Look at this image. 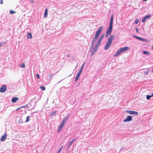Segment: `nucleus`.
<instances>
[{
	"label": "nucleus",
	"mask_w": 153,
	"mask_h": 153,
	"mask_svg": "<svg viewBox=\"0 0 153 153\" xmlns=\"http://www.w3.org/2000/svg\"><path fill=\"white\" fill-rule=\"evenodd\" d=\"M103 26H101L98 28L96 32L95 37L93 38L92 39V42L89 48V52L91 53V56L93 55L95 53L98 49V46H99V45L96 44L94 48V43L98 38L103 29Z\"/></svg>",
	"instance_id": "nucleus-1"
},
{
	"label": "nucleus",
	"mask_w": 153,
	"mask_h": 153,
	"mask_svg": "<svg viewBox=\"0 0 153 153\" xmlns=\"http://www.w3.org/2000/svg\"><path fill=\"white\" fill-rule=\"evenodd\" d=\"M115 36L114 35H111L108 38V42H106L104 47V49L107 50L110 47L112 44V41L114 39Z\"/></svg>",
	"instance_id": "nucleus-2"
},
{
	"label": "nucleus",
	"mask_w": 153,
	"mask_h": 153,
	"mask_svg": "<svg viewBox=\"0 0 153 153\" xmlns=\"http://www.w3.org/2000/svg\"><path fill=\"white\" fill-rule=\"evenodd\" d=\"M113 21V15L112 14L109 23V27L107 29L106 32L111 35L112 31Z\"/></svg>",
	"instance_id": "nucleus-3"
},
{
	"label": "nucleus",
	"mask_w": 153,
	"mask_h": 153,
	"mask_svg": "<svg viewBox=\"0 0 153 153\" xmlns=\"http://www.w3.org/2000/svg\"><path fill=\"white\" fill-rule=\"evenodd\" d=\"M129 47H124L119 49L114 55L115 57L117 56L122 52L127 51Z\"/></svg>",
	"instance_id": "nucleus-4"
},
{
	"label": "nucleus",
	"mask_w": 153,
	"mask_h": 153,
	"mask_svg": "<svg viewBox=\"0 0 153 153\" xmlns=\"http://www.w3.org/2000/svg\"><path fill=\"white\" fill-rule=\"evenodd\" d=\"M70 115L69 114H68L67 116L66 117H65L63 119L61 123V124L59 126L58 130H57V132L58 133L62 129L63 126H64L65 123L67 121L69 116Z\"/></svg>",
	"instance_id": "nucleus-5"
},
{
	"label": "nucleus",
	"mask_w": 153,
	"mask_h": 153,
	"mask_svg": "<svg viewBox=\"0 0 153 153\" xmlns=\"http://www.w3.org/2000/svg\"><path fill=\"white\" fill-rule=\"evenodd\" d=\"M126 112H128L129 114H134L135 115H136L138 114V113L136 111H133L131 110H126Z\"/></svg>",
	"instance_id": "nucleus-6"
},
{
	"label": "nucleus",
	"mask_w": 153,
	"mask_h": 153,
	"mask_svg": "<svg viewBox=\"0 0 153 153\" xmlns=\"http://www.w3.org/2000/svg\"><path fill=\"white\" fill-rule=\"evenodd\" d=\"M132 120V117L131 116L129 115L126 117V118L123 120L124 122H126L130 121Z\"/></svg>",
	"instance_id": "nucleus-7"
},
{
	"label": "nucleus",
	"mask_w": 153,
	"mask_h": 153,
	"mask_svg": "<svg viewBox=\"0 0 153 153\" xmlns=\"http://www.w3.org/2000/svg\"><path fill=\"white\" fill-rule=\"evenodd\" d=\"M105 35V33H103L101 35V36L100 37L99 39H98V41L97 42V43H96L98 45H100V43H101V41L102 40L103 38L104 37Z\"/></svg>",
	"instance_id": "nucleus-8"
},
{
	"label": "nucleus",
	"mask_w": 153,
	"mask_h": 153,
	"mask_svg": "<svg viewBox=\"0 0 153 153\" xmlns=\"http://www.w3.org/2000/svg\"><path fill=\"white\" fill-rule=\"evenodd\" d=\"M7 90L6 86L5 85L2 86L0 88V92L1 93L4 92Z\"/></svg>",
	"instance_id": "nucleus-9"
},
{
	"label": "nucleus",
	"mask_w": 153,
	"mask_h": 153,
	"mask_svg": "<svg viewBox=\"0 0 153 153\" xmlns=\"http://www.w3.org/2000/svg\"><path fill=\"white\" fill-rule=\"evenodd\" d=\"M151 16L150 15H148L145 16L142 19V22H145L147 19H149Z\"/></svg>",
	"instance_id": "nucleus-10"
},
{
	"label": "nucleus",
	"mask_w": 153,
	"mask_h": 153,
	"mask_svg": "<svg viewBox=\"0 0 153 153\" xmlns=\"http://www.w3.org/2000/svg\"><path fill=\"white\" fill-rule=\"evenodd\" d=\"M76 139V138H74V139H73L72 141L70 142L68 144L67 146V148L68 149L69 148Z\"/></svg>",
	"instance_id": "nucleus-11"
},
{
	"label": "nucleus",
	"mask_w": 153,
	"mask_h": 153,
	"mask_svg": "<svg viewBox=\"0 0 153 153\" xmlns=\"http://www.w3.org/2000/svg\"><path fill=\"white\" fill-rule=\"evenodd\" d=\"M7 136V134L6 133H5L4 135H3L1 137L0 140L1 141H4L6 139Z\"/></svg>",
	"instance_id": "nucleus-12"
},
{
	"label": "nucleus",
	"mask_w": 153,
	"mask_h": 153,
	"mask_svg": "<svg viewBox=\"0 0 153 153\" xmlns=\"http://www.w3.org/2000/svg\"><path fill=\"white\" fill-rule=\"evenodd\" d=\"M19 100L18 97H15L13 98L12 100L11 101L13 103H15L17 101Z\"/></svg>",
	"instance_id": "nucleus-13"
},
{
	"label": "nucleus",
	"mask_w": 153,
	"mask_h": 153,
	"mask_svg": "<svg viewBox=\"0 0 153 153\" xmlns=\"http://www.w3.org/2000/svg\"><path fill=\"white\" fill-rule=\"evenodd\" d=\"M26 37L27 39H31L32 38L31 33L29 32L28 33Z\"/></svg>",
	"instance_id": "nucleus-14"
},
{
	"label": "nucleus",
	"mask_w": 153,
	"mask_h": 153,
	"mask_svg": "<svg viewBox=\"0 0 153 153\" xmlns=\"http://www.w3.org/2000/svg\"><path fill=\"white\" fill-rule=\"evenodd\" d=\"M48 15V9L46 8L45 10V13L44 15V18H46L47 17Z\"/></svg>",
	"instance_id": "nucleus-15"
},
{
	"label": "nucleus",
	"mask_w": 153,
	"mask_h": 153,
	"mask_svg": "<svg viewBox=\"0 0 153 153\" xmlns=\"http://www.w3.org/2000/svg\"><path fill=\"white\" fill-rule=\"evenodd\" d=\"M56 113L55 111H52L50 114V116L52 117Z\"/></svg>",
	"instance_id": "nucleus-16"
},
{
	"label": "nucleus",
	"mask_w": 153,
	"mask_h": 153,
	"mask_svg": "<svg viewBox=\"0 0 153 153\" xmlns=\"http://www.w3.org/2000/svg\"><path fill=\"white\" fill-rule=\"evenodd\" d=\"M143 53L144 54L146 55H149L150 53H149V52L148 51H143Z\"/></svg>",
	"instance_id": "nucleus-17"
},
{
	"label": "nucleus",
	"mask_w": 153,
	"mask_h": 153,
	"mask_svg": "<svg viewBox=\"0 0 153 153\" xmlns=\"http://www.w3.org/2000/svg\"><path fill=\"white\" fill-rule=\"evenodd\" d=\"M19 66L21 68H25V65L24 63L20 65Z\"/></svg>",
	"instance_id": "nucleus-18"
},
{
	"label": "nucleus",
	"mask_w": 153,
	"mask_h": 153,
	"mask_svg": "<svg viewBox=\"0 0 153 153\" xmlns=\"http://www.w3.org/2000/svg\"><path fill=\"white\" fill-rule=\"evenodd\" d=\"M81 73H82V72H81V71H78V74H77L76 77H77L79 78Z\"/></svg>",
	"instance_id": "nucleus-19"
},
{
	"label": "nucleus",
	"mask_w": 153,
	"mask_h": 153,
	"mask_svg": "<svg viewBox=\"0 0 153 153\" xmlns=\"http://www.w3.org/2000/svg\"><path fill=\"white\" fill-rule=\"evenodd\" d=\"M26 107L27 108L28 107V105H27L25 106H22L19 108H17L16 109V111H17L19 110L20 108H23V107Z\"/></svg>",
	"instance_id": "nucleus-20"
},
{
	"label": "nucleus",
	"mask_w": 153,
	"mask_h": 153,
	"mask_svg": "<svg viewBox=\"0 0 153 153\" xmlns=\"http://www.w3.org/2000/svg\"><path fill=\"white\" fill-rule=\"evenodd\" d=\"M152 97L151 95H147L146 96V99L147 100H149L150 99L151 97Z\"/></svg>",
	"instance_id": "nucleus-21"
},
{
	"label": "nucleus",
	"mask_w": 153,
	"mask_h": 153,
	"mask_svg": "<svg viewBox=\"0 0 153 153\" xmlns=\"http://www.w3.org/2000/svg\"><path fill=\"white\" fill-rule=\"evenodd\" d=\"M30 116H28L27 117V118H26V120L25 122H27L28 121H29L30 120Z\"/></svg>",
	"instance_id": "nucleus-22"
},
{
	"label": "nucleus",
	"mask_w": 153,
	"mask_h": 153,
	"mask_svg": "<svg viewBox=\"0 0 153 153\" xmlns=\"http://www.w3.org/2000/svg\"><path fill=\"white\" fill-rule=\"evenodd\" d=\"M16 11L12 10H10V13L11 14H13L16 13Z\"/></svg>",
	"instance_id": "nucleus-23"
},
{
	"label": "nucleus",
	"mask_w": 153,
	"mask_h": 153,
	"mask_svg": "<svg viewBox=\"0 0 153 153\" xmlns=\"http://www.w3.org/2000/svg\"><path fill=\"white\" fill-rule=\"evenodd\" d=\"M139 22V19H137L135 21V23L136 24H137Z\"/></svg>",
	"instance_id": "nucleus-24"
},
{
	"label": "nucleus",
	"mask_w": 153,
	"mask_h": 153,
	"mask_svg": "<svg viewBox=\"0 0 153 153\" xmlns=\"http://www.w3.org/2000/svg\"><path fill=\"white\" fill-rule=\"evenodd\" d=\"M141 40H141L143 42H146L147 41V39L143 38H141Z\"/></svg>",
	"instance_id": "nucleus-25"
},
{
	"label": "nucleus",
	"mask_w": 153,
	"mask_h": 153,
	"mask_svg": "<svg viewBox=\"0 0 153 153\" xmlns=\"http://www.w3.org/2000/svg\"><path fill=\"white\" fill-rule=\"evenodd\" d=\"M40 88L43 90L44 91L45 89V87L43 86H41L40 87Z\"/></svg>",
	"instance_id": "nucleus-26"
},
{
	"label": "nucleus",
	"mask_w": 153,
	"mask_h": 153,
	"mask_svg": "<svg viewBox=\"0 0 153 153\" xmlns=\"http://www.w3.org/2000/svg\"><path fill=\"white\" fill-rule=\"evenodd\" d=\"M144 73L145 74H147L149 73V71H144Z\"/></svg>",
	"instance_id": "nucleus-27"
},
{
	"label": "nucleus",
	"mask_w": 153,
	"mask_h": 153,
	"mask_svg": "<svg viewBox=\"0 0 153 153\" xmlns=\"http://www.w3.org/2000/svg\"><path fill=\"white\" fill-rule=\"evenodd\" d=\"M108 35H110L106 32V34L105 35V37L107 38Z\"/></svg>",
	"instance_id": "nucleus-28"
},
{
	"label": "nucleus",
	"mask_w": 153,
	"mask_h": 153,
	"mask_svg": "<svg viewBox=\"0 0 153 153\" xmlns=\"http://www.w3.org/2000/svg\"><path fill=\"white\" fill-rule=\"evenodd\" d=\"M135 30H136V32L137 33H138V31H139L138 28L137 27H136V28H135Z\"/></svg>",
	"instance_id": "nucleus-29"
},
{
	"label": "nucleus",
	"mask_w": 153,
	"mask_h": 153,
	"mask_svg": "<svg viewBox=\"0 0 153 153\" xmlns=\"http://www.w3.org/2000/svg\"><path fill=\"white\" fill-rule=\"evenodd\" d=\"M79 78L77 77H76V78L74 80L75 81H76Z\"/></svg>",
	"instance_id": "nucleus-30"
},
{
	"label": "nucleus",
	"mask_w": 153,
	"mask_h": 153,
	"mask_svg": "<svg viewBox=\"0 0 153 153\" xmlns=\"http://www.w3.org/2000/svg\"><path fill=\"white\" fill-rule=\"evenodd\" d=\"M36 76L37 77L38 79H39V74H36Z\"/></svg>",
	"instance_id": "nucleus-31"
},
{
	"label": "nucleus",
	"mask_w": 153,
	"mask_h": 153,
	"mask_svg": "<svg viewBox=\"0 0 153 153\" xmlns=\"http://www.w3.org/2000/svg\"><path fill=\"white\" fill-rule=\"evenodd\" d=\"M83 68L81 67V68H80V69L79 70V71H81V72H82V71L83 70Z\"/></svg>",
	"instance_id": "nucleus-32"
},
{
	"label": "nucleus",
	"mask_w": 153,
	"mask_h": 153,
	"mask_svg": "<svg viewBox=\"0 0 153 153\" xmlns=\"http://www.w3.org/2000/svg\"><path fill=\"white\" fill-rule=\"evenodd\" d=\"M0 3L1 4H3V0H0Z\"/></svg>",
	"instance_id": "nucleus-33"
},
{
	"label": "nucleus",
	"mask_w": 153,
	"mask_h": 153,
	"mask_svg": "<svg viewBox=\"0 0 153 153\" xmlns=\"http://www.w3.org/2000/svg\"><path fill=\"white\" fill-rule=\"evenodd\" d=\"M30 2L31 3H33L34 2L33 0H30Z\"/></svg>",
	"instance_id": "nucleus-34"
},
{
	"label": "nucleus",
	"mask_w": 153,
	"mask_h": 153,
	"mask_svg": "<svg viewBox=\"0 0 153 153\" xmlns=\"http://www.w3.org/2000/svg\"><path fill=\"white\" fill-rule=\"evenodd\" d=\"M141 37H139L138 38V39H137L140 40H141Z\"/></svg>",
	"instance_id": "nucleus-35"
},
{
	"label": "nucleus",
	"mask_w": 153,
	"mask_h": 153,
	"mask_svg": "<svg viewBox=\"0 0 153 153\" xmlns=\"http://www.w3.org/2000/svg\"><path fill=\"white\" fill-rule=\"evenodd\" d=\"M85 62H84V63L82 65V66H81V67H83V68L84 66V64H85Z\"/></svg>",
	"instance_id": "nucleus-36"
},
{
	"label": "nucleus",
	"mask_w": 153,
	"mask_h": 153,
	"mask_svg": "<svg viewBox=\"0 0 153 153\" xmlns=\"http://www.w3.org/2000/svg\"><path fill=\"white\" fill-rule=\"evenodd\" d=\"M132 36H133L135 38H136L137 37V36H135V35H133Z\"/></svg>",
	"instance_id": "nucleus-37"
},
{
	"label": "nucleus",
	"mask_w": 153,
	"mask_h": 153,
	"mask_svg": "<svg viewBox=\"0 0 153 153\" xmlns=\"http://www.w3.org/2000/svg\"><path fill=\"white\" fill-rule=\"evenodd\" d=\"M60 150H59L57 153H59L60 152Z\"/></svg>",
	"instance_id": "nucleus-38"
},
{
	"label": "nucleus",
	"mask_w": 153,
	"mask_h": 153,
	"mask_svg": "<svg viewBox=\"0 0 153 153\" xmlns=\"http://www.w3.org/2000/svg\"><path fill=\"white\" fill-rule=\"evenodd\" d=\"M62 147H63V146H61V148L59 150H60V151H61V150H62Z\"/></svg>",
	"instance_id": "nucleus-39"
},
{
	"label": "nucleus",
	"mask_w": 153,
	"mask_h": 153,
	"mask_svg": "<svg viewBox=\"0 0 153 153\" xmlns=\"http://www.w3.org/2000/svg\"><path fill=\"white\" fill-rule=\"evenodd\" d=\"M3 43H0V46H2L3 45V44H2Z\"/></svg>",
	"instance_id": "nucleus-40"
},
{
	"label": "nucleus",
	"mask_w": 153,
	"mask_h": 153,
	"mask_svg": "<svg viewBox=\"0 0 153 153\" xmlns=\"http://www.w3.org/2000/svg\"><path fill=\"white\" fill-rule=\"evenodd\" d=\"M151 49H152V50H153V45L152 47H151Z\"/></svg>",
	"instance_id": "nucleus-41"
},
{
	"label": "nucleus",
	"mask_w": 153,
	"mask_h": 153,
	"mask_svg": "<svg viewBox=\"0 0 153 153\" xmlns=\"http://www.w3.org/2000/svg\"><path fill=\"white\" fill-rule=\"evenodd\" d=\"M67 56L68 57H69L70 56V55H67Z\"/></svg>",
	"instance_id": "nucleus-42"
},
{
	"label": "nucleus",
	"mask_w": 153,
	"mask_h": 153,
	"mask_svg": "<svg viewBox=\"0 0 153 153\" xmlns=\"http://www.w3.org/2000/svg\"><path fill=\"white\" fill-rule=\"evenodd\" d=\"M49 77H51V74H49V76H48Z\"/></svg>",
	"instance_id": "nucleus-43"
},
{
	"label": "nucleus",
	"mask_w": 153,
	"mask_h": 153,
	"mask_svg": "<svg viewBox=\"0 0 153 153\" xmlns=\"http://www.w3.org/2000/svg\"><path fill=\"white\" fill-rule=\"evenodd\" d=\"M151 72H152V73H153V69H152V70H151Z\"/></svg>",
	"instance_id": "nucleus-44"
},
{
	"label": "nucleus",
	"mask_w": 153,
	"mask_h": 153,
	"mask_svg": "<svg viewBox=\"0 0 153 153\" xmlns=\"http://www.w3.org/2000/svg\"><path fill=\"white\" fill-rule=\"evenodd\" d=\"M151 95L152 96V97H153V93Z\"/></svg>",
	"instance_id": "nucleus-45"
},
{
	"label": "nucleus",
	"mask_w": 153,
	"mask_h": 153,
	"mask_svg": "<svg viewBox=\"0 0 153 153\" xmlns=\"http://www.w3.org/2000/svg\"><path fill=\"white\" fill-rule=\"evenodd\" d=\"M138 37H138V36H137V37H136V39H138Z\"/></svg>",
	"instance_id": "nucleus-46"
},
{
	"label": "nucleus",
	"mask_w": 153,
	"mask_h": 153,
	"mask_svg": "<svg viewBox=\"0 0 153 153\" xmlns=\"http://www.w3.org/2000/svg\"><path fill=\"white\" fill-rule=\"evenodd\" d=\"M124 148H121L120 150V151H121V150H122Z\"/></svg>",
	"instance_id": "nucleus-47"
},
{
	"label": "nucleus",
	"mask_w": 153,
	"mask_h": 153,
	"mask_svg": "<svg viewBox=\"0 0 153 153\" xmlns=\"http://www.w3.org/2000/svg\"><path fill=\"white\" fill-rule=\"evenodd\" d=\"M147 0H143V1H146Z\"/></svg>",
	"instance_id": "nucleus-48"
},
{
	"label": "nucleus",
	"mask_w": 153,
	"mask_h": 153,
	"mask_svg": "<svg viewBox=\"0 0 153 153\" xmlns=\"http://www.w3.org/2000/svg\"><path fill=\"white\" fill-rule=\"evenodd\" d=\"M60 82V81H59V82H58V83Z\"/></svg>",
	"instance_id": "nucleus-49"
},
{
	"label": "nucleus",
	"mask_w": 153,
	"mask_h": 153,
	"mask_svg": "<svg viewBox=\"0 0 153 153\" xmlns=\"http://www.w3.org/2000/svg\"><path fill=\"white\" fill-rule=\"evenodd\" d=\"M152 7H153V6H152Z\"/></svg>",
	"instance_id": "nucleus-50"
}]
</instances>
